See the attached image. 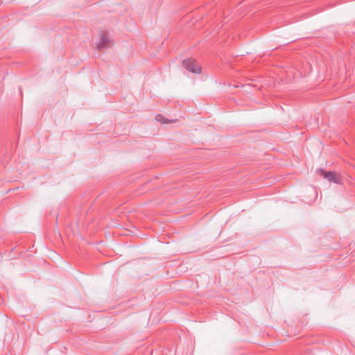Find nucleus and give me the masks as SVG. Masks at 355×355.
I'll return each instance as SVG.
<instances>
[{
	"mask_svg": "<svg viewBox=\"0 0 355 355\" xmlns=\"http://www.w3.org/2000/svg\"><path fill=\"white\" fill-rule=\"evenodd\" d=\"M110 43V40L107 37L105 33H102L101 35V40L97 44V49L98 50H101L105 48H107L108 44Z\"/></svg>",
	"mask_w": 355,
	"mask_h": 355,
	"instance_id": "f03ea898",
	"label": "nucleus"
},
{
	"mask_svg": "<svg viewBox=\"0 0 355 355\" xmlns=\"http://www.w3.org/2000/svg\"><path fill=\"white\" fill-rule=\"evenodd\" d=\"M155 120L161 122L162 123H169V120L164 118V116L162 114H157L155 116Z\"/></svg>",
	"mask_w": 355,
	"mask_h": 355,
	"instance_id": "20e7f679",
	"label": "nucleus"
},
{
	"mask_svg": "<svg viewBox=\"0 0 355 355\" xmlns=\"http://www.w3.org/2000/svg\"><path fill=\"white\" fill-rule=\"evenodd\" d=\"M182 66L184 68L193 73H200L201 67L196 63V60L193 58H188L182 60Z\"/></svg>",
	"mask_w": 355,
	"mask_h": 355,
	"instance_id": "f257e3e1",
	"label": "nucleus"
},
{
	"mask_svg": "<svg viewBox=\"0 0 355 355\" xmlns=\"http://www.w3.org/2000/svg\"><path fill=\"white\" fill-rule=\"evenodd\" d=\"M324 177L325 178L328 179L329 180L332 181L335 183H337V184L340 183V176L334 172H329V173L325 172L324 173Z\"/></svg>",
	"mask_w": 355,
	"mask_h": 355,
	"instance_id": "7ed1b4c3",
	"label": "nucleus"
}]
</instances>
